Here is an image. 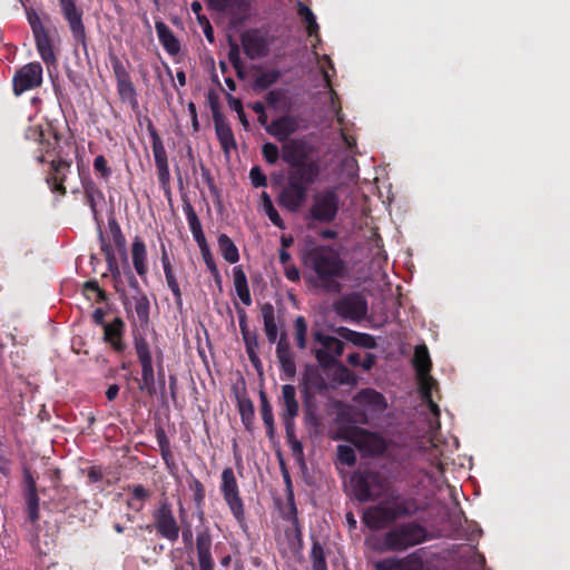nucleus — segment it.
I'll list each match as a JSON object with an SVG mask.
<instances>
[{
    "label": "nucleus",
    "instance_id": "obj_6",
    "mask_svg": "<svg viewBox=\"0 0 570 570\" xmlns=\"http://www.w3.org/2000/svg\"><path fill=\"white\" fill-rule=\"evenodd\" d=\"M309 154V147L303 139H291L282 147V158L289 166L288 173L306 175L312 171V176H320V164L308 160Z\"/></svg>",
    "mask_w": 570,
    "mask_h": 570
},
{
    "label": "nucleus",
    "instance_id": "obj_62",
    "mask_svg": "<svg viewBox=\"0 0 570 570\" xmlns=\"http://www.w3.org/2000/svg\"><path fill=\"white\" fill-rule=\"evenodd\" d=\"M262 154L264 159L269 164L274 165L279 158L278 147L273 142H265L262 147Z\"/></svg>",
    "mask_w": 570,
    "mask_h": 570
},
{
    "label": "nucleus",
    "instance_id": "obj_20",
    "mask_svg": "<svg viewBox=\"0 0 570 570\" xmlns=\"http://www.w3.org/2000/svg\"><path fill=\"white\" fill-rule=\"evenodd\" d=\"M279 404L282 406L281 416L283 424L292 430V425L295 424V417L299 412V404L296 400V390L294 385L285 384L282 386Z\"/></svg>",
    "mask_w": 570,
    "mask_h": 570
},
{
    "label": "nucleus",
    "instance_id": "obj_63",
    "mask_svg": "<svg viewBox=\"0 0 570 570\" xmlns=\"http://www.w3.org/2000/svg\"><path fill=\"white\" fill-rule=\"evenodd\" d=\"M417 377L420 380V390L422 396L431 402V391L436 382L433 380L430 373L425 375H417Z\"/></svg>",
    "mask_w": 570,
    "mask_h": 570
},
{
    "label": "nucleus",
    "instance_id": "obj_24",
    "mask_svg": "<svg viewBox=\"0 0 570 570\" xmlns=\"http://www.w3.org/2000/svg\"><path fill=\"white\" fill-rule=\"evenodd\" d=\"M80 184L85 194L86 204L89 206L92 217L98 220L97 204L105 200V195L89 174L79 173Z\"/></svg>",
    "mask_w": 570,
    "mask_h": 570
},
{
    "label": "nucleus",
    "instance_id": "obj_61",
    "mask_svg": "<svg viewBox=\"0 0 570 570\" xmlns=\"http://www.w3.org/2000/svg\"><path fill=\"white\" fill-rule=\"evenodd\" d=\"M337 459L342 464L353 466L356 463V454L350 445H337Z\"/></svg>",
    "mask_w": 570,
    "mask_h": 570
},
{
    "label": "nucleus",
    "instance_id": "obj_57",
    "mask_svg": "<svg viewBox=\"0 0 570 570\" xmlns=\"http://www.w3.org/2000/svg\"><path fill=\"white\" fill-rule=\"evenodd\" d=\"M134 347L137 354L138 361H145L153 358L150 346L146 337L140 334H134Z\"/></svg>",
    "mask_w": 570,
    "mask_h": 570
},
{
    "label": "nucleus",
    "instance_id": "obj_2",
    "mask_svg": "<svg viewBox=\"0 0 570 570\" xmlns=\"http://www.w3.org/2000/svg\"><path fill=\"white\" fill-rule=\"evenodd\" d=\"M420 510L414 498L392 494L387 503L367 508L362 517L364 524L371 530H381L399 519L412 517Z\"/></svg>",
    "mask_w": 570,
    "mask_h": 570
},
{
    "label": "nucleus",
    "instance_id": "obj_48",
    "mask_svg": "<svg viewBox=\"0 0 570 570\" xmlns=\"http://www.w3.org/2000/svg\"><path fill=\"white\" fill-rule=\"evenodd\" d=\"M238 412L240 415L242 423L245 429L250 431L254 423L255 410L254 404L249 399L238 401Z\"/></svg>",
    "mask_w": 570,
    "mask_h": 570
},
{
    "label": "nucleus",
    "instance_id": "obj_30",
    "mask_svg": "<svg viewBox=\"0 0 570 570\" xmlns=\"http://www.w3.org/2000/svg\"><path fill=\"white\" fill-rule=\"evenodd\" d=\"M236 312L238 315L239 330L245 344L246 353L257 352L259 346L258 334L256 331L249 330L246 311L236 304Z\"/></svg>",
    "mask_w": 570,
    "mask_h": 570
},
{
    "label": "nucleus",
    "instance_id": "obj_19",
    "mask_svg": "<svg viewBox=\"0 0 570 570\" xmlns=\"http://www.w3.org/2000/svg\"><path fill=\"white\" fill-rule=\"evenodd\" d=\"M275 343L276 357L281 370L287 379H293L296 374L295 354L292 351L286 332H282Z\"/></svg>",
    "mask_w": 570,
    "mask_h": 570
},
{
    "label": "nucleus",
    "instance_id": "obj_22",
    "mask_svg": "<svg viewBox=\"0 0 570 570\" xmlns=\"http://www.w3.org/2000/svg\"><path fill=\"white\" fill-rule=\"evenodd\" d=\"M297 129L298 121L292 115L281 116L266 126V131L279 142L288 141L289 136Z\"/></svg>",
    "mask_w": 570,
    "mask_h": 570
},
{
    "label": "nucleus",
    "instance_id": "obj_5",
    "mask_svg": "<svg viewBox=\"0 0 570 570\" xmlns=\"http://www.w3.org/2000/svg\"><path fill=\"white\" fill-rule=\"evenodd\" d=\"M428 539L426 529L415 521L396 525L383 537V543L389 551L401 552L423 543Z\"/></svg>",
    "mask_w": 570,
    "mask_h": 570
},
{
    "label": "nucleus",
    "instance_id": "obj_59",
    "mask_svg": "<svg viewBox=\"0 0 570 570\" xmlns=\"http://www.w3.org/2000/svg\"><path fill=\"white\" fill-rule=\"evenodd\" d=\"M285 520H287L293 528L296 530L297 534H301V525L297 515V508L294 500V493L289 490L287 495V512L285 514Z\"/></svg>",
    "mask_w": 570,
    "mask_h": 570
},
{
    "label": "nucleus",
    "instance_id": "obj_11",
    "mask_svg": "<svg viewBox=\"0 0 570 570\" xmlns=\"http://www.w3.org/2000/svg\"><path fill=\"white\" fill-rule=\"evenodd\" d=\"M60 12L66 20L76 43L87 50V32L83 23V10L77 0H58Z\"/></svg>",
    "mask_w": 570,
    "mask_h": 570
},
{
    "label": "nucleus",
    "instance_id": "obj_43",
    "mask_svg": "<svg viewBox=\"0 0 570 570\" xmlns=\"http://www.w3.org/2000/svg\"><path fill=\"white\" fill-rule=\"evenodd\" d=\"M220 9L227 11L232 16L244 18L250 9L249 0H220Z\"/></svg>",
    "mask_w": 570,
    "mask_h": 570
},
{
    "label": "nucleus",
    "instance_id": "obj_21",
    "mask_svg": "<svg viewBox=\"0 0 570 570\" xmlns=\"http://www.w3.org/2000/svg\"><path fill=\"white\" fill-rule=\"evenodd\" d=\"M213 540L208 528L199 530L196 534L195 548L199 570H214L215 562L212 556Z\"/></svg>",
    "mask_w": 570,
    "mask_h": 570
},
{
    "label": "nucleus",
    "instance_id": "obj_37",
    "mask_svg": "<svg viewBox=\"0 0 570 570\" xmlns=\"http://www.w3.org/2000/svg\"><path fill=\"white\" fill-rule=\"evenodd\" d=\"M233 281L237 296L246 306L252 304V296L248 287L247 276L242 266L233 268Z\"/></svg>",
    "mask_w": 570,
    "mask_h": 570
},
{
    "label": "nucleus",
    "instance_id": "obj_23",
    "mask_svg": "<svg viewBox=\"0 0 570 570\" xmlns=\"http://www.w3.org/2000/svg\"><path fill=\"white\" fill-rule=\"evenodd\" d=\"M125 326L122 318L115 317L104 328V342L117 354H122L127 348V344L124 341Z\"/></svg>",
    "mask_w": 570,
    "mask_h": 570
},
{
    "label": "nucleus",
    "instance_id": "obj_36",
    "mask_svg": "<svg viewBox=\"0 0 570 570\" xmlns=\"http://www.w3.org/2000/svg\"><path fill=\"white\" fill-rule=\"evenodd\" d=\"M33 37L38 53L41 57V59L47 65L55 63L57 61V58L52 48V42L48 30L46 29L41 32H38L33 35Z\"/></svg>",
    "mask_w": 570,
    "mask_h": 570
},
{
    "label": "nucleus",
    "instance_id": "obj_49",
    "mask_svg": "<svg viewBox=\"0 0 570 570\" xmlns=\"http://www.w3.org/2000/svg\"><path fill=\"white\" fill-rule=\"evenodd\" d=\"M228 60L229 62L232 63V66L234 67L237 76L239 78H244V63L242 61V58H240V49H239V46L236 41H234L233 39H229V43H228Z\"/></svg>",
    "mask_w": 570,
    "mask_h": 570
},
{
    "label": "nucleus",
    "instance_id": "obj_38",
    "mask_svg": "<svg viewBox=\"0 0 570 570\" xmlns=\"http://www.w3.org/2000/svg\"><path fill=\"white\" fill-rule=\"evenodd\" d=\"M131 497L127 500V507L135 512H140L145 508L146 501L150 498L151 492L142 484H134L128 487Z\"/></svg>",
    "mask_w": 570,
    "mask_h": 570
},
{
    "label": "nucleus",
    "instance_id": "obj_60",
    "mask_svg": "<svg viewBox=\"0 0 570 570\" xmlns=\"http://www.w3.org/2000/svg\"><path fill=\"white\" fill-rule=\"evenodd\" d=\"M191 234L203 232L202 223L190 203L183 206Z\"/></svg>",
    "mask_w": 570,
    "mask_h": 570
},
{
    "label": "nucleus",
    "instance_id": "obj_58",
    "mask_svg": "<svg viewBox=\"0 0 570 570\" xmlns=\"http://www.w3.org/2000/svg\"><path fill=\"white\" fill-rule=\"evenodd\" d=\"M285 428L286 440L291 448L294 458L302 460L304 455L303 444L296 438L295 424L292 425V430L288 426Z\"/></svg>",
    "mask_w": 570,
    "mask_h": 570
},
{
    "label": "nucleus",
    "instance_id": "obj_7",
    "mask_svg": "<svg viewBox=\"0 0 570 570\" xmlns=\"http://www.w3.org/2000/svg\"><path fill=\"white\" fill-rule=\"evenodd\" d=\"M344 438L366 456L379 458L387 449V441L381 433L364 428L348 426Z\"/></svg>",
    "mask_w": 570,
    "mask_h": 570
},
{
    "label": "nucleus",
    "instance_id": "obj_12",
    "mask_svg": "<svg viewBox=\"0 0 570 570\" xmlns=\"http://www.w3.org/2000/svg\"><path fill=\"white\" fill-rule=\"evenodd\" d=\"M313 340L322 345V348L314 351V356L318 364L324 367L337 365L336 357L342 356L344 352V343L334 336L327 335L322 331H313Z\"/></svg>",
    "mask_w": 570,
    "mask_h": 570
},
{
    "label": "nucleus",
    "instance_id": "obj_51",
    "mask_svg": "<svg viewBox=\"0 0 570 570\" xmlns=\"http://www.w3.org/2000/svg\"><path fill=\"white\" fill-rule=\"evenodd\" d=\"M282 73L281 71L273 69L258 73L255 78V87L261 90H266L278 81Z\"/></svg>",
    "mask_w": 570,
    "mask_h": 570
},
{
    "label": "nucleus",
    "instance_id": "obj_14",
    "mask_svg": "<svg viewBox=\"0 0 570 570\" xmlns=\"http://www.w3.org/2000/svg\"><path fill=\"white\" fill-rule=\"evenodd\" d=\"M109 60L116 79L117 94L121 101L128 102L132 108L138 106L137 91L131 81V77L126 66L120 58L115 55H109Z\"/></svg>",
    "mask_w": 570,
    "mask_h": 570
},
{
    "label": "nucleus",
    "instance_id": "obj_45",
    "mask_svg": "<svg viewBox=\"0 0 570 570\" xmlns=\"http://www.w3.org/2000/svg\"><path fill=\"white\" fill-rule=\"evenodd\" d=\"M135 301V312L140 322L141 326H147L149 324V309L150 303L146 294H140L139 296L134 297Z\"/></svg>",
    "mask_w": 570,
    "mask_h": 570
},
{
    "label": "nucleus",
    "instance_id": "obj_39",
    "mask_svg": "<svg viewBox=\"0 0 570 570\" xmlns=\"http://www.w3.org/2000/svg\"><path fill=\"white\" fill-rule=\"evenodd\" d=\"M413 366L416 375H425L431 372L432 362L426 345H416L413 355Z\"/></svg>",
    "mask_w": 570,
    "mask_h": 570
},
{
    "label": "nucleus",
    "instance_id": "obj_54",
    "mask_svg": "<svg viewBox=\"0 0 570 570\" xmlns=\"http://www.w3.org/2000/svg\"><path fill=\"white\" fill-rule=\"evenodd\" d=\"M164 274H165V278H166V284L174 295L176 305L181 306L183 305V293L180 291L179 284H178L176 275L174 273V268L173 267L164 268Z\"/></svg>",
    "mask_w": 570,
    "mask_h": 570
},
{
    "label": "nucleus",
    "instance_id": "obj_9",
    "mask_svg": "<svg viewBox=\"0 0 570 570\" xmlns=\"http://www.w3.org/2000/svg\"><path fill=\"white\" fill-rule=\"evenodd\" d=\"M354 401L363 407V412L357 414L356 422L368 424L372 419L379 417L387 409L385 396L374 389H362L357 392Z\"/></svg>",
    "mask_w": 570,
    "mask_h": 570
},
{
    "label": "nucleus",
    "instance_id": "obj_1",
    "mask_svg": "<svg viewBox=\"0 0 570 570\" xmlns=\"http://www.w3.org/2000/svg\"><path fill=\"white\" fill-rule=\"evenodd\" d=\"M303 263L316 274L323 288L327 291H338V278L344 277L345 263L340 254L331 246L317 245L303 255Z\"/></svg>",
    "mask_w": 570,
    "mask_h": 570
},
{
    "label": "nucleus",
    "instance_id": "obj_47",
    "mask_svg": "<svg viewBox=\"0 0 570 570\" xmlns=\"http://www.w3.org/2000/svg\"><path fill=\"white\" fill-rule=\"evenodd\" d=\"M297 7H298L297 8L298 16L302 17L304 19V21L306 22V30H307L308 36H311V37L317 36L318 24L316 22V18H315L313 11L301 1H298Z\"/></svg>",
    "mask_w": 570,
    "mask_h": 570
},
{
    "label": "nucleus",
    "instance_id": "obj_16",
    "mask_svg": "<svg viewBox=\"0 0 570 570\" xmlns=\"http://www.w3.org/2000/svg\"><path fill=\"white\" fill-rule=\"evenodd\" d=\"M42 82V66L30 62L21 67L13 76V91L17 96L39 87Z\"/></svg>",
    "mask_w": 570,
    "mask_h": 570
},
{
    "label": "nucleus",
    "instance_id": "obj_50",
    "mask_svg": "<svg viewBox=\"0 0 570 570\" xmlns=\"http://www.w3.org/2000/svg\"><path fill=\"white\" fill-rule=\"evenodd\" d=\"M39 137H40V144L42 146L41 149L45 153H49L50 148H52V150H55L56 146H58L60 142L59 134L51 126H48V128L46 130H40Z\"/></svg>",
    "mask_w": 570,
    "mask_h": 570
},
{
    "label": "nucleus",
    "instance_id": "obj_41",
    "mask_svg": "<svg viewBox=\"0 0 570 570\" xmlns=\"http://www.w3.org/2000/svg\"><path fill=\"white\" fill-rule=\"evenodd\" d=\"M218 248L226 262L235 264L239 261V252L233 239L226 235L220 234L217 238Z\"/></svg>",
    "mask_w": 570,
    "mask_h": 570
},
{
    "label": "nucleus",
    "instance_id": "obj_56",
    "mask_svg": "<svg viewBox=\"0 0 570 570\" xmlns=\"http://www.w3.org/2000/svg\"><path fill=\"white\" fill-rule=\"evenodd\" d=\"M92 166H94V170H95L97 177L101 181L108 183L110 177H111V175H112V169L109 166L108 160L106 159V157L104 155H98L94 159Z\"/></svg>",
    "mask_w": 570,
    "mask_h": 570
},
{
    "label": "nucleus",
    "instance_id": "obj_46",
    "mask_svg": "<svg viewBox=\"0 0 570 570\" xmlns=\"http://www.w3.org/2000/svg\"><path fill=\"white\" fill-rule=\"evenodd\" d=\"M294 336L296 341V346L299 350H305L307 346V322L304 316L299 315L295 318L294 324Z\"/></svg>",
    "mask_w": 570,
    "mask_h": 570
},
{
    "label": "nucleus",
    "instance_id": "obj_31",
    "mask_svg": "<svg viewBox=\"0 0 570 570\" xmlns=\"http://www.w3.org/2000/svg\"><path fill=\"white\" fill-rule=\"evenodd\" d=\"M335 334L341 338L352 343L355 346L364 348H375L376 342L374 337L367 333H360L348 327L340 326L334 330Z\"/></svg>",
    "mask_w": 570,
    "mask_h": 570
},
{
    "label": "nucleus",
    "instance_id": "obj_34",
    "mask_svg": "<svg viewBox=\"0 0 570 570\" xmlns=\"http://www.w3.org/2000/svg\"><path fill=\"white\" fill-rule=\"evenodd\" d=\"M155 29L164 49L169 55H177L180 51V43L170 28L163 21H156Z\"/></svg>",
    "mask_w": 570,
    "mask_h": 570
},
{
    "label": "nucleus",
    "instance_id": "obj_55",
    "mask_svg": "<svg viewBox=\"0 0 570 570\" xmlns=\"http://www.w3.org/2000/svg\"><path fill=\"white\" fill-rule=\"evenodd\" d=\"M188 487H189L190 491L193 492V499H194L195 507L198 510H202L203 505L205 503V497H206V492H205V488H204L203 483L197 478L191 475ZM200 514H203V511H200Z\"/></svg>",
    "mask_w": 570,
    "mask_h": 570
},
{
    "label": "nucleus",
    "instance_id": "obj_44",
    "mask_svg": "<svg viewBox=\"0 0 570 570\" xmlns=\"http://www.w3.org/2000/svg\"><path fill=\"white\" fill-rule=\"evenodd\" d=\"M312 570H328L326 554L320 541L314 540L309 553Z\"/></svg>",
    "mask_w": 570,
    "mask_h": 570
},
{
    "label": "nucleus",
    "instance_id": "obj_17",
    "mask_svg": "<svg viewBox=\"0 0 570 570\" xmlns=\"http://www.w3.org/2000/svg\"><path fill=\"white\" fill-rule=\"evenodd\" d=\"M334 311L344 320L360 321L367 312V303L362 295L353 293L335 302Z\"/></svg>",
    "mask_w": 570,
    "mask_h": 570
},
{
    "label": "nucleus",
    "instance_id": "obj_27",
    "mask_svg": "<svg viewBox=\"0 0 570 570\" xmlns=\"http://www.w3.org/2000/svg\"><path fill=\"white\" fill-rule=\"evenodd\" d=\"M131 259L136 273L142 281H146L148 274L147 248L145 242L138 236L131 244Z\"/></svg>",
    "mask_w": 570,
    "mask_h": 570
},
{
    "label": "nucleus",
    "instance_id": "obj_64",
    "mask_svg": "<svg viewBox=\"0 0 570 570\" xmlns=\"http://www.w3.org/2000/svg\"><path fill=\"white\" fill-rule=\"evenodd\" d=\"M249 179L252 181V185L255 188L258 187H266L267 186V177L262 171L259 166H254L249 171Z\"/></svg>",
    "mask_w": 570,
    "mask_h": 570
},
{
    "label": "nucleus",
    "instance_id": "obj_15",
    "mask_svg": "<svg viewBox=\"0 0 570 570\" xmlns=\"http://www.w3.org/2000/svg\"><path fill=\"white\" fill-rule=\"evenodd\" d=\"M147 131L151 138V148L153 155L155 159V165L157 168V176L160 185L166 188L170 181V171L168 165L167 153L164 146V142L154 126L153 121L149 120L147 124Z\"/></svg>",
    "mask_w": 570,
    "mask_h": 570
},
{
    "label": "nucleus",
    "instance_id": "obj_10",
    "mask_svg": "<svg viewBox=\"0 0 570 570\" xmlns=\"http://www.w3.org/2000/svg\"><path fill=\"white\" fill-rule=\"evenodd\" d=\"M220 493L234 518L243 523L245 521L244 502L239 494L237 480L232 468H225L222 472Z\"/></svg>",
    "mask_w": 570,
    "mask_h": 570
},
{
    "label": "nucleus",
    "instance_id": "obj_18",
    "mask_svg": "<svg viewBox=\"0 0 570 570\" xmlns=\"http://www.w3.org/2000/svg\"><path fill=\"white\" fill-rule=\"evenodd\" d=\"M71 167L72 161L61 157L50 161V169L46 176V183L52 193H57L60 196L67 195L65 181L71 173Z\"/></svg>",
    "mask_w": 570,
    "mask_h": 570
},
{
    "label": "nucleus",
    "instance_id": "obj_28",
    "mask_svg": "<svg viewBox=\"0 0 570 570\" xmlns=\"http://www.w3.org/2000/svg\"><path fill=\"white\" fill-rule=\"evenodd\" d=\"M214 126L217 139L220 144L223 151L227 154L232 149H235L236 140L234 137V132L225 117H219L218 115H215Z\"/></svg>",
    "mask_w": 570,
    "mask_h": 570
},
{
    "label": "nucleus",
    "instance_id": "obj_33",
    "mask_svg": "<svg viewBox=\"0 0 570 570\" xmlns=\"http://www.w3.org/2000/svg\"><path fill=\"white\" fill-rule=\"evenodd\" d=\"M261 315L264 322V332L268 343L274 344L277 341L278 325L275 317V308L272 303L266 302L259 305Z\"/></svg>",
    "mask_w": 570,
    "mask_h": 570
},
{
    "label": "nucleus",
    "instance_id": "obj_13",
    "mask_svg": "<svg viewBox=\"0 0 570 570\" xmlns=\"http://www.w3.org/2000/svg\"><path fill=\"white\" fill-rule=\"evenodd\" d=\"M340 198L334 189H326L314 197L309 217L320 223H332L338 213Z\"/></svg>",
    "mask_w": 570,
    "mask_h": 570
},
{
    "label": "nucleus",
    "instance_id": "obj_8",
    "mask_svg": "<svg viewBox=\"0 0 570 570\" xmlns=\"http://www.w3.org/2000/svg\"><path fill=\"white\" fill-rule=\"evenodd\" d=\"M147 530L155 529L156 533L168 540L169 542H176L179 538L180 528L178 521L174 514L171 503L164 495L157 508L153 511V524L147 525Z\"/></svg>",
    "mask_w": 570,
    "mask_h": 570
},
{
    "label": "nucleus",
    "instance_id": "obj_53",
    "mask_svg": "<svg viewBox=\"0 0 570 570\" xmlns=\"http://www.w3.org/2000/svg\"><path fill=\"white\" fill-rule=\"evenodd\" d=\"M24 499L28 518L33 523L39 519V497L37 490H24Z\"/></svg>",
    "mask_w": 570,
    "mask_h": 570
},
{
    "label": "nucleus",
    "instance_id": "obj_3",
    "mask_svg": "<svg viewBox=\"0 0 570 570\" xmlns=\"http://www.w3.org/2000/svg\"><path fill=\"white\" fill-rule=\"evenodd\" d=\"M350 484L354 498L362 503L379 500L390 487L387 478L382 472L373 469L354 471Z\"/></svg>",
    "mask_w": 570,
    "mask_h": 570
},
{
    "label": "nucleus",
    "instance_id": "obj_26",
    "mask_svg": "<svg viewBox=\"0 0 570 570\" xmlns=\"http://www.w3.org/2000/svg\"><path fill=\"white\" fill-rule=\"evenodd\" d=\"M99 240H100V247L101 252L105 255V259L107 263L108 271L110 272L114 281H115V288L117 292L122 291L120 288L121 284V272L115 255V250L112 246L106 240V237L101 230H99Z\"/></svg>",
    "mask_w": 570,
    "mask_h": 570
},
{
    "label": "nucleus",
    "instance_id": "obj_29",
    "mask_svg": "<svg viewBox=\"0 0 570 570\" xmlns=\"http://www.w3.org/2000/svg\"><path fill=\"white\" fill-rule=\"evenodd\" d=\"M236 312L238 315L239 330L245 344L246 353L257 352L259 346L258 334L256 331L249 330L246 311L236 304Z\"/></svg>",
    "mask_w": 570,
    "mask_h": 570
},
{
    "label": "nucleus",
    "instance_id": "obj_40",
    "mask_svg": "<svg viewBox=\"0 0 570 570\" xmlns=\"http://www.w3.org/2000/svg\"><path fill=\"white\" fill-rule=\"evenodd\" d=\"M259 400H261V415H262V420L266 426V434L269 439H273L275 435V423H274L273 407L268 401L266 393L263 390L259 391Z\"/></svg>",
    "mask_w": 570,
    "mask_h": 570
},
{
    "label": "nucleus",
    "instance_id": "obj_42",
    "mask_svg": "<svg viewBox=\"0 0 570 570\" xmlns=\"http://www.w3.org/2000/svg\"><path fill=\"white\" fill-rule=\"evenodd\" d=\"M108 228L115 247L121 254L124 259L127 261L126 237L122 234L120 225L115 217H110L108 219Z\"/></svg>",
    "mask_w": 570,
    "mask_h": 570
},
{
    "label": "nucleus",
    "instance_id": "obj_35",
    "mask_svg": "<svg viewBox=\"0 0 570 570\" xmlns=\"http://www.w3.org/2000/svg\"><path fill=\"white\" fill-rule=\"evenodd\" d=\"M139 363L141 366V381L138 389L141 392L147 393L149 396H154L157 390L153 358L139 361Z\"/></svg>",
    "mask_w": 570,
    "mask_h": 570
},
{
    "label": "nucleus",
    "instance_id": "obj_32",
    "mask_svg": "<svg viewBox=\"0 0 570 570\" xmlns=\"http://www.w3.org/2000/svg\"><path fill=\"white\" fill-rule=\"evenodd\" d=\"M261 315L264 322V332L268 343L274 344L277 341L278 325L275 317V308L272 303L266 302L259 305Z\"/></svg>",
    "mask_w": 570,
    "mask_h": 570
},
{
    "label": "nucleus",
    "instance_id": "obj_4",
    "mask_svg": "<svg viewBox=\"0 0 570 570\" xmlns=\"http://www.w3.org/2000/svg\"><path fill=\"white\" fill-rule=\"evenodd\" d=\"M296 175L295 173H287V180L277 195L276 202L283 209L295 214L301 210L307 200L309 186L313 185L318 176Z\"/></svg>",
    "mask_w": 570,
    "mask_h": 570
},
{
    "label": "nucleus",
    "instance_id": "obj_25",
    "mask_svg": "<svg viewBox=\"0 0 570 570\" xmlns=\"http://www.w3.org/2000/svg\"><path fill=\"white\" fill-rule=\"evenodd\" d=\"M245 55L250 59L261 58L267 55V43L257 30L245 31L240 36Z\"/></svg>",
    "mask_w": 570,
    "mask_h": 570
},
{
    "label": "nucleus",
    "instance_id": "obj_52",
    "mask_svg": "<svg viewBox=\"0 0 570 570\" xmlns=\"http://www.w3.org/2000/svg\"><path fill=\"white\" fill-rule=\"evenodd\" d=\"M24 499L28 518L33 523L39 519V497L37 490H24Z\"/></svg>",
    "mask_w": 570,
    "mask_h": 570
}]
</instances>
